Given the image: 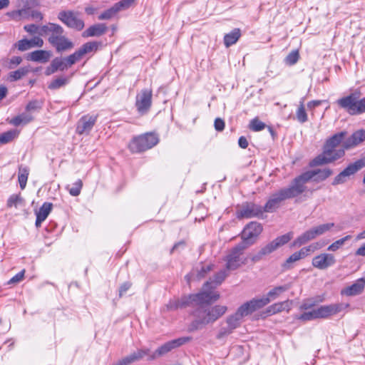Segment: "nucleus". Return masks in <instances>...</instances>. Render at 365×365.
<instances>
[{
	"label": "nucleus",
	"mask_w": 365,
	"mask_h": 365,
	"mask_svg": "<svg viewBox=\"0 0 365 365\" xmlns=\"http://www.w3.org/2000/svg\"><path fill=\"white\" fill-rule=\"evenodd\" d=\"M193 294H189L187 296H184L181 299H180L181 309L185 308L190 306H195V298L192 297Z\"/></svg>",
	"instance_id": "51"
},
{
	"label": "nucleus",
	"mask_w": 365,
	"mask_h": 365,
	"mask_svg": "<svg viewBox=\"0 0 365 365\" xmlns=\"http://www.w3.org/2000/svg\"><path fill=\"white\" fill-rule=\"evenodd\" d=\"M214 126L216 130L222 131L225 128V122L222 118H217L215 120Z\"/></svg>",
	"instance_id": "64"
},
{
	"label": "nucleus",
	"mask_w": 365,
	"mask_h": 365,
	"mask_svg": "<svg viewBox=\"0 0 365 365\" xmlns=\"http://www.w3.org/2000/svg\"><path fill=\"white\" fill-rule=\"evenodd\" d=\"M232 331H233L232 329H230V328L228 327H222L220 329L218 334H217V339H221L230 335V334H232Z\"/></svg>",
	"instance_id": "61"
},
{
	"label": "nucleus",
	"mask_w": 365,
	"mask_h": 365,
	"mask_svg": "<svg viewBox=\"0 0 365 365\" xmlns=\"http://www.w3.org/2000/svg\"><path fill=\"white\" fill-rule=\"evenodd\" d=\"M307 120V115L306 113L304 108L302 106H301L298 108V121H300L301 123H304Z\"/></svg>",
	"instance_id": "63"
},
{
	"label": "nucleus",
	"mask_w": 365,
	"mask_h": 365,
	"mask_svg": "<svg viewBox=\"0 0 365 365\" xmlns=\"http://www.w3.org/2000/svg\"><path fill=\"white\" fill-rule=\"evenodd\" d=\"M315 312H316L315 309H313L310 311L305 312L299 317H298V319L300 320H302V321H309V320L317 319Z\"/></svg>",
	"instance_id": "56"
},
{
	"label": "nucleus",
	"mask_w": 365,
	"mask_h": 365,
	"mask_svg": "<svg viewBox=\"0 0 365 365\" xmlns=\"http://www.w3.org/2000/svg\"><path fill=\"white\" fill-rule=\"evenodd\" d=\"M293 237L292 233H287L279 236L262 247L259 251L252 257L253 262L260 260L264 256L268 255L277 250L280 247L287 243Z\"/></svg>",
	"instance_id": "8"
},
{
	"label": "nucleus",
	"mask_w": 365,
	"mask_h": 365,
	"mask_svg": "<svg viewBox=\"0 0 365 365\" xmlns=\"http://www.w3.org/2000/svg\"><path fill=\"white\" fill-rule=\"evenodd\" d=\"M29 170L27 167L21 166L19 169L18 180L21 190L26 187Z\"/></svg>",
	"instance_id": "36"
},
{
	"label": "nucleus",
	"mask_w": 365,
	"mask_h": 365,
	"mask_svg": "<svg viewBox=\"0 0 365 365\" xmlns=\"http://www.w3.org/2000/svg\"><path fill=\"white\" fill-rule=\"evenodd\" d=\"M19 134L17 130H11L0 135V143L5 144L16 138Z\"/></svg>",
	"instance_id": "40"
},
{
	"label": "nucleus",
	"mask_w": 365,
	"mask_h": 365,
	"mask_svg": "<svg viewBox=\"0 0 365 365\" xmlns=\"http://www.w3.org/2000/svg\"><path fill=\"white\" fill-rule=\"evenodd\" d=\"M134 0H122L114 4V6L117 9L119 12L121 10L128 9L133 3Z\"/></svg>",
	"instance_id": "55"
},
{
	"label": "nucleus",
	"mask_w": 365,
	"mask_h": 365,
	"mask_svg": "<svg viewBox=\"0 0 365 365\" xmlns=\"http://www.w3.org/2000/svg\"><path fill=\"white\" fill-rule=\"evenodd\" d=\"M287 289L286 286L276 287L270 290L266 297H269L270 301L275 299L281 293Z\"/></svg>",
	"instance_id": "50"
},
{
	"label": "nucleus",
	"mask_w": 365,
	"mask_h": 365,
	"mask_svg": "<svg viewBox=\"0 0 365 365\" xmlns=\"http://www.w3.org/2000/svg\"><path fill=\"white\" fill-rule=\"evenodd\" d=\"M14 46L20 51H25L31 48L29 39L24 38L17 41Z\"/></svg>",
	"instance_id": "54"
},
{
	"label": "nucleus",
	"mask_w": 365,
	"mask_h": 365,
	"mask_svg": "<svg viewBox=\"0 0 365 365\" xmlns=\"http://www.w3.org/2000/svg\"><path fill=\"white\" fill-rule=\"evenodd\" d=\"M334 227V223L330 222V223L319 225L317 227H313V229L314 230L315 235L317 237V236L322 235L324 234L325 232L329 231Z\"/></svg>",
	"instance_id": "47"
},
{
	"label": "nucleus",
	"mask_w": 365,
	"mask_h": 365,
	"mask_svg": "<svg viewBox=\"0 0 365 365\" xmlns=\"http://www.w3.org/2000/svg\"><path fill=\"white\" fill-rule=\"evenodd\" d=\"M152 91L149 89L142 90L136 98V107L138 110L144 113L148 111L151 106Z\"/></svg>",
	"instance_id": "16"
},
{
	"label": "nucleus",
	"mask_w": 365,
	"mask_h": 365,
	"mask_svg": "<svg viewBox=\"0 0 365 365\" xmlns=\"http://www.w3.org/2000/svg\"><path fill=\"white\" fill-rule=\"evenodd\" d=\"M42 106H43V102L41 101H37V100L31 101L27 104V106L26 107V110L27 111L36 110L40 109L42 107Z\"/></svg>",
	"instance_id": "57"
},
{
	"label": "nucleus",
	"mask_w": 365,
	"mask_h": 365,
	"mask_svg": "<svg viewBox=\"0 0 365 365\" xmlns=\"http://www.w3.org/2000/svg\"><path fill=\"white\" fill-rule=\"evenodd\" d=\"M292 304V302L290 301L275 303L267 309L266 313L268 315H272L282 311H289L291 308Z\"/></svg>",
	"instance_id": "30"
},
{
	"label": "nucleus",
	"mask_w": 365,
	"mask_h": 365,
	"mask_svg": "<svg viewBox=\"0 0 365 365\" xmlns=\"http://www.w3.org/2000/svg\"><path fill=\"white\" fill-rule=\"evenodd\" d=\"M313 182H320L325 180L332 174V170L329 168L312 170Z\"/></svg>",
	"instance_id": "33"
},
{
	"label": "nucleus",
	"mask_w": 365,
	"mask_h": 365,
	"mask_svg": "<svg viewBox=\"0 0 365 365\" xmlns=\"http://www.w3.org/2000/svg\"><path fill=\"white\" fill-rule=\"evenodd\" d=\"M336 262L334 256L332 254L322 253L316 257L312 259V265L319 269H325Z\"/></svg>",
	"instance_id": "18"
},
{
	"label": "nucleus",
	"mask_w": 365,
	"mask_h": 365,
	"mask_svg": "<svg viewBox=\"0 0 365 365\" xmlns=\"http://www.w3.org/2000/svg\"><path fill=\"white\" fill-rule=\"evenodd\" d=\"M214 269V264H207L202 265L200 269L197 272V277L198 279L204 278L210 271Z\"/></svg>",
	"instance_id": "52"
},
{
	"label": "nucleus",
	"mask_w": 365,
	"mask_h": 365,
	"mask_svg": "<svg viewBox=\"0 0 365 365\" xmlns=\"http://www.w3.org/2000/svg\"><path fill=\"white\" fill-rule=\"evenodd\" d=\"M71 76L60 75L55 77L48 85L50 90H57L66 86L70 82Z\"/></svg>",
	"instance_id": "29"
},
{
	"label": "nucleus",
	"mask_w": 365,
	"mask_h": 365,
	"mask_svg": "<svg viewBox=\"0 0 365 365\" xmlns=\"http://www.w3.org/2000/svg\"><path fill=\"white\" fill-rule=\"evenodd\" d=\"M29 45L31 48L42 47L43 45V40L39 36H34L31 39H29Z\"/></svg>",
	"instance_id": "59"
},
{
	"label": "nucleus",
	"mask_w": 365,
	"mask_h": 365,
	"mask_svg": "<svg viewBox=\"0 0 365 365\" xmlns=\"http://www.w3.org/2000/svg\"><path fill=\"white\" fill-rule=\"evenodd\" d=\"M349 304H331L320 306L315 309L317 319L327 318L334 315L349 307Z\"/></svg>",
	"instance_id": "15"
},
{
	"label": "nucleus",
	"mask_w": 365,
	"mask_h": 365,
	"mask_svg": "<svg viewBox=\"0 0 365 365\" xmlns=\"http://www.w3.org/2000/svg\"><path fill=\"white\" fill-rule=\"evenodd\" d=\"M24 29L31 35H34L36 34H38L39 35L40 26H37L34 24H28L24 26Z\"/></svg>",
	"instance_id": "58"
},
{
	"label": "nucleus",
	"mask_w": 365,
	"mask_h": 365,
	"mask_svg": "<svg viewBox=\"0 0 365 365\" xmlns=\"http://www.w3.org/2000/svg\"><path fill=\"white\" fill-rule=\"evenodd\" d=\"M364 167H365V156L349 165L343 171L334 178L332 185H336L345 182L347 178L354 175Z\"/></svg>",
	"instance_id": "10"
},
{
	"label": "nucleus",
	"mask_w": 365,
	"mask_h": 365,
	"mask_svg": "<svg viewBox=\"0 0 365 365\" xmlns=\"http://www.w3.org/2000/svg\"><path fill=\"white\" fill-rule=\"evenodd\" d=\"M365 287V279L364 278H360L357 279L354 284L351 286L347 287L346 288L341 290V294L346 296H355L361 294L364 290Z\"/></svg>",
	"instance_id": "22"
},
{
	"label": "nucleus",
	"mask_w": 365,
	"mask_h": 365,
	"mask_svg": "<svg viewBox=\"0 0 365 365\" xmlns=\"http://www.w3.org/2000/svg\"><path fill=\"white\" fill-rule=\"evenodd\" d=\"M364 140H365V130H359L354 132L343 143V147L345 149H349L359 145Z\"/></svg>",
	"instance_id": "23"
},
{
	"label": "nucleus",
	"mask_w": 365,
	"mask_h": 365,
	"mask_svg": "<svg viewBox=\"0 0 365 365\" xmlns=\"http://www.w3.org/2000/svg\"><path fill=\"white\" fill-rule=\"evenodd\" d=\"M149 349H138L130 355L123 357L113 365H130L132 363L143 359L145 356L149 355Z\"/></svg>",
	"instance_id": "20"
},
{
	"label": "nucleus",
	"mask_w": 365,
	"mask_h": 365,
	"mask_svg": "<svg viewBox=\"0 0 365 365\" xmlns=\"http://www.w3.org/2000/svg\"><path fill=\"white\" fill-rule=\"evenodd\" d=\"M264 212L263 207L261 205L255 203L243 204L237 211V217L252 218L259 217Z\"/></svg>",
	"instance_id": "14"
},
{
	"label": "nucleus",
	"mask_w": 365,
	"mask_h": 365,
	"mask_svg": "<svg viewBox=\"0 0 365 365\" xmlns=\"http://www.w3.org/2000/svg\"><path fill=\"white\" fill-rule=\"evenodd\" d=\"M323 246L324 245L322 243L314 242L307 247H302L299 251H298V259L304 258L307 256L312 255L316 250L322 248Z\"/></svg>",
	"instance_id": "31"
},
{
	"label": "nucleus",
	"mask_w": 365,
	"mask_h": 365,
	"mask_svg": "<svg viewBox=\"0 0 365 365\" xmlns=\"http://www.w3.org/2000/svg\"><path fill=\"white\" fill-rule=\"evenodd\" d=\"M81 58L82 57L78 51H76L73 53L69 55L68 56L63 58L67 69L71 67L76 62L79 61Z\"/></svg>",
	"instance_id": "43"
},
{
	"label": "nucleus",
	"mask_w": 365,
	"mask_h": 365,
	"mask_svg": "<svg viewBox=\"0 0 365 365\" xmlns=\"http://www.w3.org/2000/svg\"><path fill=\"white\" fill-rule=\"evenodd\" d=\"M227 311V307L220 304L198 307L192 313L195 319L189 325L188 331L190 332L195 331L207 324H213L221 318Z\"/></svg>",
	"instance_id": "1"
},
{
	"label": "nucleus",
	"mask_w": 365,
	"mask_h": 365,
	"mask_svg": "<svg viewBox=\"0 0 365 365\" xmlns=\"http://www.w3.org/2000/svg\"><path fill=\"white\" fill-rule=\"evenodd\" d=\"M212 289L210 287L205 288L204 285L201 292L194 294L192 297L195 298V304L201 307L202 304H210L217 301L220 295L217 292L212 291Z\"/></svg>",
	"instance_id": "13"
},
{
	"label": "nucleus",
	"mask_w": 365,
	"mask_h": 365,
	"mask_svg": "<svg viewBox=\"0 0 365 365\" xmlns=\"http://www.w3.org/2000/svg\"><path fill=\"white\" fill-rule=\"evenodd\" d=\"M242 318L235 312L234 314L229 315L226 319L227 327L232 331L239 327L242 323Z\"/></svg>",
	"instance_id": "34"
},
{
	"label": "nucleus",
	"mask_w": 365,
	"mask_h": 365,
	"mask_svg": "<svg viewBox=\"0 0 365 365\" xmlns=\"http://www.w3.org/2000/svg\"><path fill=\"white\" fill-rule=\"evenodd\" d=\"M58 19L68 27L81 31L84 28V22L78 18L77 14L72 11H61L58 14Z\"/></svg>",
	"instance_id": "12"
},
{
	"label": "nucleus",
	"mask_w": 365,
	"mask_h": 365,
	"mask_svg": "<svg viewBox=\"0 0 365 365\" xmlns=\"http://www.w3.org/2000/svg\"><path fill=\"white\" fill-rule=\"evenodd\" d=\"M24 203V200L20 194H14L9 197L6 205L8 207H15L16 208L19 205H23Z\"/></svg>",
	"instance_id": "42"
},
{
	"label": "nucleus",
	"mask_w": 365,
	"mask_h": 365,
	"mask_svg": "<svg viewBox=\"0 0 365 365\" xmlns=\"http://www.w3.org/2000/svg\"><path fill=\"white\" fill-rule=\"evenodd\" d=\"M250 302L252 306L254 311L255 312L256 310L261 309L263 307L266 306L267 304H269L270 302V299L269 297L264 296L262 297V298L252 299Z\"/></svg>",
	"instance_id": "41"
},
{
	"label": "nucleus",
	"mask_w": 365,
	"mask_h": 365,
	"mask_svg": "<svg viewBox=\"0 0 365 365\" xmlns=\"http://www.w3.org/2000/svg\"><path fill=\"white\" fill-rule=\"evenodd\" d=\"M99 46V43L96 41H91L84 43L79 49H78V52L81 55V56L83 58V56L88 53L93 51L97 50L98 47Z\"/></svg>",
	"instance_id": "37"
},
{
	"label": "nucleus",
	"mask_w": 365,
	"mask_h": 365,
	"mask_svg": "<svg viewBox=\"0 0 365 365\" xmlns=\"http://www.w3.org/2000/svg\"><path fill=\"white\" fill-rule=\"evenodd\" d=\"M107 31V26L104 24H96L85 30L82 36L84 38L100 36L104 34Z\"/></svg>",
	"instance_id": "28"
},
{
	"label": "nucleus",
	"mask_w": 365,
	"mask_h": 365,
	"mask_svg": "<svg viewBox=\"0 0 365 365\" xmlns=\"http://www.w3.org/2000/svg\"><path fill=\"white\" fill-rule=\"evenodd\" d=\"M51 53L49 51L36 50L29 53L26 58L29 61L39 63H46L49 61Z\"/></svg>",
	"instance_id": "24"
},
{
	"label": "nucleus",
	"mask_w": 365,
	"mask_h": 365,
	"mask_svg": "<svg viewBox=\"0 0 365 365\" xmlns=\"http://www.w3.org/2000/svg\"><path fill=\"white\" fill-rule=\"evenodd\" d=\"M351 238V235H346L344 237L335 241L329 246L328 250L332 252L336 251L345 243L346 241L350 240Z\"/></svg>",
	"instance_id": "49"
},
{
	"label": "nucleus",
	"mask_w": 365,
	"mask_h": 365,
	"mask_svg": "<svg viewBox=\"0 0 365 365\" xmlns=\"http://www.w3.org/2000/svg\"><path fill=\"white\" fill-rule=\"evenodd\" d=\"M98 115H86L78 120L76 126V133L79 135L88 134L93 128L97 120Z\"/></svg>",
	"instance_id": "17"
},
{
	"label": "nucleus",
	"mask_w": 365,
	"mask_h": 365,
	"mask_svg": "<svg viewBox=\"0 0 365 365\" xmlns=\"http://www.w3.org/2000/svg\"><path fill=\"white\" fill-rule=\"evenodd\" d=\"M228 272V270L225 269L216 273L212 278H210L205 283V288L210 287L213 289H215L217 286L220 285L229 275Z\"/></svg>",
	"instance_id": "25"
},
{
	"label": "nucleus",
	"mask_w": 365,
	"mask_h": 365,
	"mask_svg": "<svg viewBox=\"0 0 365 365\" xmlns=\"http://www.w3.org/2000/svg\"><path fill=\"white\" fill-rule=\"evenodd\" d=\"M265 128V124L258 118H254L250 121V128L253 131H260Z\"/></svg>",
	"instance_id": "53"
},
{
	"label": "nucleus",
	"mask_w": 365,
	"mask_h": 365,
	"mask_svg": "<svg viewBox=\"0 0 365 365\" xmlns=\"http://www.w3.org/2000/svg\"><path fill=\"white\" fill-rule=\"evenodd\" d=\"M167 308L170 310H175L179 308L181 309L180 299L170 300L167 304Z\"/></svg>",
	"instance_id": "62"
},
{
	"label": "nucleus",
	"mask_w": 365,
	"mask_h": 365,
	"mask_svg": "<svg viewBox=\"0 0 365 365\" xmlns=\"http://www.w3.org/2000/svg\"><path fill=\"white\" fill-rule=\"evenodd\" d=\"M241 36V31L240 29H235L229 34H227L224 36L225 46L228 48L232 45L237 43Z\"/></svg>",
	"instance_id": "32"
},
{
	"label": "nucleus",
	"mask_w": 365,
	"mask_h": 365,
	"mask_svg": "<svg viewBox=\"0 0 365 365\" xmlns=\"http://www.w3.org/2000/svg\"><path fill=\"white\" fill-rule=\"evenodd\" d=\"M36 4L37 0H18V5H23L24 7L16 11L8 12L7 15L14 19H17L20 17H26L29 12L27 7Z\"/></svg>",
	"instance_id": "21"
},
{
	"label": "nucleus",
	"mask_w": 365,
	"mask_h": 365,
	"mask_svg": "<svg viewBox=\"0 0 365 365\" xmlns=\"http://www.w3.org/2000/svg\"><path fill=\"white\" fill-rule=\"evenodd\" d=\"M29 72V69L26 67H21L18 70L11 72L9 73V78L12 81H18L27 75Z\"/></svg>",
	"instance_id": "44"
},
{
	"label": "nucleus",
	"mask_w": 365,
	"mask_h": 365,
	"mask_svg": "<svg viewBox=\"0 0 365 365\" xmlns=\"http://www.w3.org/2000/svg\"><path fill=\"white\" fill-rule=\"evenodd\" d=\"M254 312L255 311L250 301L242 304L240 307H238V309L236 311L237 314H239L242 319L245 317L251 314Z\"/></svg>",
	"instance_id": "38"
},
{
	"label": "nucleus",
	"mask_w": 365,
	"mask_h": 365,
	"mask_svg": "<svg viewBox=\"0 0 365 365\" xmlns=\"http://www.w3.org/2000/svg\"><path fill=\"white\" fill-rule=\"evenodd\" d=\"M66 69L67 68L63 58L56 57L54 58L51 61L50 65L46 67L44 73L46 76H51V74L56 73L57 71H63Z\"/></svg>",
	"instance_id": "27"
},
{
	"label": "nucleus",
	"mask_w": 365,
	"mask_h": 365,
	"mask_svg": "<svg viewBox=\"0 0 365 365\" xmlns=\"http://www.w3.org/2000/svg\"><path fill=\"white\" fill-rule=\"evenodd\" d=\"M297 195V178L293 179L292 185L287 188L282 189L272 194L263 207L265 212H273L287 200L295 197Z\"/></svg>",
	"instance_id": "3"
},
{
	"label": "nucleus",
	"mask_w": 365,
	"mask_h": 365,
	"mask_svg": "<svg viewBox=\"0 0 365 365\" xmlns=\"http://www.w3.org/2000/svg\"><path fill=\"white\" fill-rule=\"evenodd\" d=\"M313 181V172L308 170L298 176V202L312 195L314 189L305 184Z\"/></svg>",
	"instance_id": "11"
},
{
	"label": "nucleus",
	"mask_w": 365,
	"mask_h": 365,
	"mask_svg": "<svg viewBox=\"0 0 365 365\" xmlns=\"http://www.w3.org/2000/svg\"><path fill=\"white\" fill-rule=\"evenodd\" d=\"M58 30V24L48 23L46 25L40 26L39 36L51 35L52 32L56 33Z\"/></svg>",
	"instance_id": "39"
},
{
	"label": "nucleus",
	"mask_w": 365,
	"mask_h": 365,
	"mask_svg": "<svg viewBox=\"0 0 365 365\" xmlns=\"http://www.w3.org/2000/svg\"><path fill=\"white\" fill-rule=\"evenodd\" d=\"M118 11H117V9L114 6H111L110 8L108 9L107 10L102 12L98 17L99 20H108L113 18Z\"/></svg>",
	"instance_id": "46"
},
{
	"label": "nucleus",
	"mask_w": 365,
	"mask_h": 365,
	"mask_svg": "<svg viewBox=\"0 0 365 365\" xmlns=\"http://www.w3.org/2000/svg\"><path fill=\"white\" fill-rule=\"evenodd\" d=\"M83 187V182L81 180H76L72 185L71 188L68 189V192L73 197H76L80 195L81 189Z\"/></svg>",
	"instance_id": "48"
},
{
	"label": "nucleus",
	"mask_w": 365,
	"mask_h": 365,
	"mask_svg": "<svg viewBox=\"0 0 365 365\" xmlns=\"http://www.w3.org/2000/svg\"><path fill=\"white\" fill-rule=\"evenodd\" d=\"M345 132L334 134L327 140L322 154L314 158L309 163L310 166H318L332 163L344 155V149H335L344 140Z\"/></svg>",
	"instance_id": "2"
},
{
	"label": "nucleus",
	"mask_w": 365,
	"mask_h": 365,
	"mask_svg": "<svg viewBox=\"0 0 365 365\" xmlns=\"http://www.w3.org/2000/svg\"><path fill=\"white\" fill-rule=\"evenodd\" d=\"M287 65H294L297 63V50L292 51L285 58Z\"/></svg>",
	"instance_id": "60"
},
{
	"label": "nucleus",
	"mask_w": 365,
	"mask_h": 365,
	"mask_svg": "<svg viewBox=\"0 0 365 365\" xmlns=\"http://www.w3.org/2000/svg\"><path fill=\"white\" fill-rule=\"evenodd\" d=\"M159 140L153 133H146L133 138L129 143L128 148L132 153H141L156 145Z\"/></svg>",
	"instance_id": "5"
},
{
	"label": "nucleus",
	"mask_w": 365,
	"mask_h": 365,
	"mask_svg": "<svg viewBox=\"0 0 365 365\" xmlns=\"http://www.w3.org/2000/svg\"><path fill=\"white\" fill-rule=\"evenodd\" d=\"M245 250V247L238 244L227 252L223 259L227 270L234 271L247 264V257L244 254Z\"/></svg>",
	"instance_id": "4"
},
{
	"label": "nucleus",
	"mask_w": 365,
	"mask_h": 365,
	"mask_svg": "<svg viewBox=\"0 0 365 365\" xmlns=\"http://www.w3.org/2000/svg\"><path fill=\"white\" fill-rule=\"evenodd\" d=\"M336 103L339 108L344 109L351 115L361 114L365 112V98L355 101L354 96L348 95L338 99Z\"/></svg>",
	"instance_id": "7"
},
{
	"label": "nucleus",
	"mask_w": 365,
	"mask_h": 365,
	"mask_svg": "<svg viewBox=\"0 0 365 365\" xmlns=\"http://www.w3.org/2000/svg\"><path fill=\"white\" fill-rule=\"evenodd\" d=\"M33 120V117L28 113H21L15 118H12L10 123L19 126L21 124H27Z\"/></svg>",
	"instance_id": "35"
},
{
	"label": "nucleus",
	"mask_w": 365,
	"mask_h": 365,
	"mask_svg": "<svg viewBox=\"0 0 365 365\" xmlns=\"http://www.w3.org/2000/svg\"><path fill=\"white\" fill-rule=\"evenodd\" d=\"M191 340L192 337L184 336L169 341L163 344L161 346L157 349L152 354H150L149 356V359L151 360L155 359L171 351L173 349L183 345L187 342H189Z\"/></svg>",
	"instance_id": "9"
},
{
	"label": "nucleus",
	"mask_w": 365,
	"mask_h": 365,
	"mask_svg": "<svg viewBox=\"0 0 365 365\" xmlns=\"http://www.w3.org/2000/svg\"><path fill=\"white\" fill-rule=\"evenodd\" d=\"M317 236L314 234V230L313 227L304 234H302L300 237H298V245H301L307 242L309 240L314 239Z\"/></svg>",
	"instance_id": "45"
},
{
	"label": "nucleus",
	"mask_w": 365,
	"mask_h": 365,
	"mask_svg": "<svg viewBox=\"0 0 365 365\" xmlns=\"http://www.w3.org/2000/svg\"><path fill=\"white\" fill-rule=\"evenodd\" d=\"M262 230V225L259 222H251L248 223L240 234L242 242L239 244L247 249L255 243Z\"/></svg>",
	"instance_id": "6"
},
{
	"label": "nucleus",
	"mask_w": 365,
	"mask_h": 365,
	"mask_svg": "<svg viewBox=\"0 0 365 365\" xmlns=\"http://www.w3.org/2000/svg\"><path fill=\"white\" fill-rule=\"evenodd\" d=\"M53 207L51 202H44L39 210L36 212V220L35 225L36 227H40L41 223L47 218Z\"/></svg>",
	"instance_id": "26"
},
{
	"label": "nucleus",
	"mask_w": 365,
	"mask_h": 365,
	"mask_svg": "<svg viewBox=\"0 0 365 365\" xmlns=\"http://www.w3.org/2000/svg\"><path fill=\"white\" fill-rule=\"evenodd\" d=\"M48 42L56 48L58 52H63L73 48V43L65 36L58 37H49Z\"/></svg>",
	"instance_id": "19"
}]
</instances>
